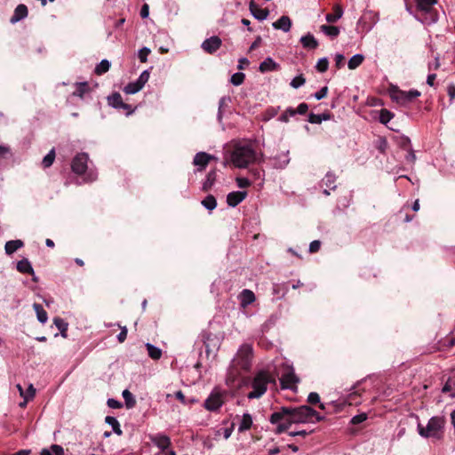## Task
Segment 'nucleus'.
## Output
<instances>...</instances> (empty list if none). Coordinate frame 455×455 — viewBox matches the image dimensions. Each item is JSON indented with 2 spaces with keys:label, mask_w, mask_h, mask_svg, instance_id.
<instances>
[{
  "label": "nucleus",
  "mask_w": 455,
  "mask_h": 455,
  "mask_svg": "<svg viewBox=\"0 0 455 455\" xmlns=\"http://www.w3.org/2000/svg\"><path fill=\"white\" fill-rule=\"evenodd\" d=\"M315 418V421L323 420L324 417L321 416L315 409L308 405H301L298 407L283 406L279 411L271 414L269 421L276 424L275 434L286 432L292 424L312 422V418Z\"/></svg>",
  "instance_id": "1"
},
{
  "label": "nucleus",
  "mask_w": 455,
  "mask_h": 455,
  "mask_svg": "<svg viewBox=\"0 0 455 455\" xmlns=\"http://www.w3.org/2000/svg\"><path fill=\"white\" fill-rule=\"evenodd\" d=\"M257 161V153L251 144L237 145L231 153V162L236 168H246Z\"/></svg>",
  "instance_id": "2"
},
{
  "label": "nucleus",
  "mask_w": 455,
  "mask_h": 455,
  "mask_svg": "<svg viewBox=\"0 0 455 455\" xmlns=\"http://www.w3.org/2000/svg\"><path fill=\"white\" fill-rule=\"evenodd\" d=\"M444 425L445 419L443 417L435 416L428 420L427 427L419 423L418 432L424 438L433 437L440 439L443 433Z\"/></svg>",
  "instance_id": "3"
},
{
  "label": "nucleus",
  "mask_w": 455,
  "mask_h": 455,
  "mask_svg": "<svg viewBox=\"0 0 455 455\" xmlns=\"http://www.w3.org/2000/svg\"><path fill=\"white\" fill-rule=\"evenodd\" d=\"M269 383H275V379L267 371H261L254 377L251 387L253 390L247 395L249 399L261 397L267 391Z\"/></svg>",
  "instance_id": "4"
},
{
  "label": "nucleus",
  "mask_w": 455,
  "mask_h": 455,
  "mask_svg": "<svg viewBox=\"0 0 455 455\" xmlns=\"http://www.w3.org/2000/svg\"><path fill=\"white\" fill-rule=\"evenodd\" d=\"M252 358V347L248 344L241 346L236 353L235 357L232 361V367L236 371L238 369L243 371H249Z\"/></svg>",
  "instance_id": "5"
},
{
  "label": "nucleus",
  "mask_w": 455,
  "mask_h": 455,
  "mask_svg": "<svg viewBox=\"0 0 455 455\" xmlns=\"http://www.w3.org/2000/svg\"><path fill=\"white\" fill-rule=\"evenodd\" d=\"M299 382V377L295 374L292 368H289L283 373L280 378V385L282 389L296 390L297 384Z\"/></svg>",
  "instance_id": "6"
},
{
  "label": "nucleus",
  "mask_w": 455,
  "mask_h": 455,
  "mask_svg": "<svg viewBox=\"0 0 455 455\" xmlns=\"http://www.w3.org/2000/svg\"><path fill=\"white\" fill-rule=\"evenodd\" d=\"M89 160L88 154L79 153L72 160L71 169L72 172L77 175H83L87 170V163Z\"/></svg>",
  "instance_id": "7"
},
{
  "label": "nucleus",
  "mask_w": 455,
  "mask_h": 455,
  "mask_svg": "<svg viewBox=\"0 0 455 455\" xmlns=\"http://www.w3.org/2000/svg\"><path fill=\"white\" fill-rule=\"evenodd\" d=\"M223 403V395L219 391H212L204 401V406L210 411H215L222 406Z\"/></svg>",
  "instance_id": "8"
},
{
  "label": "nucleus",
  "mask_w": 455,
  "mask_h": 455,
  "mask_svg": "<svg viewBox=\"0 0 455 455\" xmlns=\"http://www.w3.org/2000/svg\"><path fill=\"white\" fill-rule=\"evenodd\" d=\"M221 44V39L217 36H213L203 42L202 49L209 54H213L220 48Z\"/></svg>",
  "instance_id": "9"
},
{
  "label": "nucleus",
  "mask_w": 455,
  "mask_h": 455,
  "mask_svg": "<svg viewBox=\"0 0 455 455\" xmlns=\"http://www.w3.org/2000/svg\"><path fill=\"white\" fill-rule=\"evenodd\" d=\"M396 93L397 94L395 96V99L397 102L402 104L411 102L420 95V92L418 90H411L409 92L397 90Z\"/></svg>",
  "instance_id": "10"
},
{
  "label": "nucleus",
  "mask_w": 455,
  "mask_h": 455,
  "mask_svg": "<svg viewBox=\"0 0 455 455\" xmlns=\"http://www.w3.org/2000/svg\"><path fill=\"white\" fill-rule=\"evenodd\" d=\"M214 157L205 152H199L196 154L193 159V164L198 166L197 171L202 172L208 165L209 162Z\"/></svg>",
  "instance_id": "11"
},
{
  "label": "nucleus",
  "mask_w": 455,
  "mask_h": 455,
  "mask_svg": "<svg viewBox=\"0 0 455 455\" xmlns=\"http://www.w3.org/2000/svg\"><path fill=\"white\" fill-rule=\"evenodd\" d=\"M151 442L157 446L163 452L171 446V439L166 435L157 434L150 437Z\"/></svg>",
  "instance_id": "12"
},
{
  "label": "nucleus",
  "mask_w": 455,
  "mask_h": 455,
  "mask_svg": "<svg viewBox=\"0 0 455 455\" xmlns=\"http://www.w3.org/2000/svg\"><path fill=\"white\" fill-rule=\"evenodd\" d=\"M336 180H337V176L333 172H328L325 174L324 178L322 180V185L325 187V188L323 189V194L325 196L330 195L329 190L336 189V188H337Z\"/></svg>",
  "instance_id": "13"
},
{
  "label": "nucleus",
  "mask_w": 455,
  "mask_h": 455,
  "mask_svg": "<svg viewBox=\"0 0 455 455\" xmlns=\"http://www.w3.org/2000/svg\"><path fill=\"white\" fill-rule=\"evenodd\" d=\"M247 196L246 191H234L227 196V203L229 206L235 207Z\"/></svg>",
  "instance_id": "14"
},
{
  "label": "nucleus",
  "mask_w": 455,
  "mask_h": 455,
  "mask_svg": "<svg viewBox=\"0 0 455 455\" xmlns=\"http://www.w3.org/2000/svg\"><path fill=\"white\" fill-rule=\"evenodd\" d=\"M108 103L116 108H123L127 110L128 113L131 112V106L123 101L122 96L119 92H114L111 96H109Z\"/></svg>",
  "instance_id": "15"
},
{
  "label": "nucleus",
  "mask_w": 455,
  "mask_h": 455,
  "mask_svg": "<svg viewBox=\"0 0 455 455\" xmlns=\"http://www.w3.org/2000/svg\"><path fill=\"white\" fill-rule=\"evenodd\" d=\"M249 9L251 14L259 20H266L269 14L267 9L259 8L253 0H251Z\"/></svg>",
  "instance_id": "16"
},
{
  "label": "nucleus",
  "mask_w": 455,
  "mask_h": 455,
  "mask_svg": "<svg viewBox=\"0 0 455 455\" xmlns=\"http://www.w3.org/2000/svg\"><path fill=\"white\" fill-rule=\"evenodd\" d=\"M28 14L27 5L20 4L14 10L12 16L10 19V22L14 24L26 18Z\"/></svg>",
  "instance_id": "17"
},
{
  "label": "nucleus",
  "mask_w": 455,
  "mask_h": 455,
  "mask_svg": "<svg viewBox=\"0 0 455 455\" xmlns=\"http://www.w3.org/2000/svg\"><path fill=\"white\" fill-rule=\"evenodd\" d=\"M17 270L23 274H29L33 276V281L37 282V277L35 276L34 269L27 259H23L17 263Z\"/></svg>",
  "instance_id": "18"
},
{
  "label": "nucleus",
  "mask_w": 455,
  "mask_h": 455,
  "mask_svg": "<svg viewBox=\"0 0 455 455\" xmlns=\"http://www.w3.org/2000/svg\"><path fill=\"white\" fill-rule=\"evenodd\" d=\"M273 27L275 29H281L283 32H288L291 28V20L288 16L283 15L273 23Z\"/></svg>",
  "instance_id": "19"
},
{
  "label": "nucleus",
  "mask_w": 455,
  "mask_h": 455,
  "mask_svg": "<svg viewBox=\"0 0 455 455\" xmlns=\"http://www.w3.org/2000/svg\"><path fill=\"white\" fill-rule=\"evenodd\" d=\"M240 303L243 307L253 303L256 299L255 294L248 289H244L239 295Z\"/></svg>",
  "instance_id": "20"
},
{
  "label": "nucleus",
  "mask_w": 455,
  "mask_h": 455,
  "mask_svg": "<svg viewBox=\"0 0 455 455\" xmlns=\"http://www.w3.org/2000/svg\"><path fill=\"white\" fill-rule=\"evenodd\" d=\"M280 68L279 64H277L274 60L270 57L267 58L264 61H262L259 65V70L261 73H266L268 71L278 70Z\"/></svg>",
  "instance_id": "21"
},
{
  "label": "nucleus",
  "mask_w": 455,
  "mask_h": 455,
  "mask_svg": "<svg viewBox=\"0 0 455 455\" xmlns=\"http://www.w3.org/2000/svg\"><path fill=\"white\" fill-rule=\"evenodd\" d=\"M216 180H217L216 170L214 169V170L210 171L206 176L204 182L203 183V188H202L203 191L208 192L209 190H211V188L214 185Z\"/></svg>",
  "instance_id": "22"
},
{
  "label": "nucleus",
  "mask_w": 455,
  "mask_h": 455,
  "mask_svg": "<svg viewBox=\"0 0 455 455\" xmlns=\"http://www.w3.org/2000/svg\"><path fill=\"white\" fill-rule=\"evenodd\" d=\"M300 43L304 48L315 50L318 47V42L313 35L307 34L300 38Z\"/></svg>",
  "instance_id": "23"
},
{
  "label": "nucleus",
  "mask_w": 455,
  "mask_h": 455,
  "mask_svg": "<svg viewBox=\"0 0 455 455\" xmlns=\"http://www.w3.org/2000/svg\"><path fill=\"white\" fill-rule=\"evenodd\" d=\"M24 245V243L21 240H11L6 242L4 245L5 253L7 255H12L17 250L21 248Z\"/></svg>",
  "instance_id": "24"
},
{
  "label": "nucleus",
  "mask_w": 455,
  "mask_h": 455,
  "mask_svg": "<svg viewBox=\"0 0 455 455\" xmlns=\"http://www.w3.org/2000/svg\"><path fill=\"white\" fill-rule=\"evenodd\" d=\"M343 15V10L340 5L336 4L333 6V12L331 13L326 14V20L329 23H334L338 20H339Z\"/></svg>",
  "instance_id": "25"
},
{
  "label": "nucleus",
  "mask_w": 455,
  "mask_h": 455,
  "mask_svg": "<svg viewBox=\"0 0 455 455\" xmlns=\"http://www.w3.org/2000/svg\"><path fill=\"white\" fill-rule=\"evenodd\" d=\"M144 87V84L140 81L136 80L134 82L129 83L124 89V92L127 94H134L140 92Z\"/></svg>",
  "instance_id": "26"
},
{
  "label": "nucleus",
  "mask_w": 455,
  "mask_h": 455,
  "mask_svg": "<svg viewBox=\"0 0 455 455\" xmlns=\"http://www.w3.org/2000/svg\"><path fill=\"white\" fill-rule=\"evenodd\" d=\"M436 3L437 0H416L418 9L425 12H429Z\"/></svg>",
  "instance_id": "27"
},
{
  "label": "nucleus",
  "mask_w": 455,
  "mask_h": 455,
  "mask_svg": "<svg viewBox=\"0 0 455 455\" xmlns=\"http://www.w3.org/2000/svg\"><path fill=\"white\" fill-rule=\"evenodd\" d=\"M251 426H252V418H251V414L244 413L243 415L241 424L238 427V431L244 432L246 430H249L251 427Z\"/></svg>",
  "instance_id": "28"
},
{
  "label": "nucleus",
  "mask_w": 455,
  "mask_h": 455,
  "mask_svg": "<svg viewBox=\"0 0 455 455\" xmlns=\"http://www.w3.org/2000/svg\"><path fill=\"white\" fill-rule=\"evenodd\" d=\"M33 307L36 313L37 319L40 323H44L47 322L48 315L47 312L44 309L43 306L38 303H35Z\"/></svg>",
  "instance_id": "29"
},
{
  "label": "nucleus",
  "mask_w": 455,
  "mask_h": 455,
  "mask_svg": "<svg viewBox=\"0 0 455 455\" xmlns=\"http://www.w3.org/2000/svg\"><path fill=\"white\" fill-rule=\"evenodd\" d=\"M146 348L150 358L158 360L162 356V350L150 343L146 344Z\"/></svg>",
  "instance_id": "30"
},
{
  "label": "nucleus",
  "mask_w": 455,
  "mask_h": 455,
  "mask_svg": "<svg viewBox=\"0 0 455 455\" xmlns=\"http://www.w3.org/2000/svg\"><path fill=\"white\" fill-rule=\"evenodd\" d=\"M105 422L112 427L113 431L117 435H122L123 431H122V429L120 427V424H119L118 420L115 417L107 416L105 418Z\"/></svg>",
  "instance_id": "31"
},
{
  "label": "nucleus",
  "mask_w": 455,
  "mask_h": 455,
  "mask_svg": "<svg viewBox=\"0 0 455 455\" xmlns=\"http://www.w3.org/2000/svg\"><path fill=\"white\" fill-rule=\"evenodd\" d=\"M364 60V56L362 54L354 55L347 63L348 68L353 70L358 68Z\"/></svg>",
  "instance_id": "32"
},
{
  "label": "nucleus",
  "mask_w": 455,
  "mask_h": 455,
  "mask_svg": "<svg viewBox=\"0 0 455 455\" xmlns=\"http://www.w3.org/2000/svg\"><path fill=\"white\" fill-rule=\"evenodd\" d=\"M123 397L124 399L127 409H132L135 407L136 400L133 395L129 390L125 389L123 391Z\"/></svg>",
  "instance_id": "33"
},
{
  "label": "nucleus",
  "mask_w": 455,
  "mask_h": 455,
  "mask_svg": "<svg viewBox=\"0 0 455 455\" xmlns=\"http://www.w3.org/2000/svg\"><path fill=\"white\" fill-rule=\"evenodd\" d=\"M320 28L321 31L331 37H336L339 34V28L336 26L322 25Z\"/></svg>",
  "instance_id": "34"
},
{
  "label": "nucleus",
  "mask_w": 455,
  "mask_h": 455,
  "mask_svg": "<svg viewBox=\"0 0 455 455\" xmlns=\"http://www.w3.org/2000/svg\"><path fill=\"white\" fill-rule=\"evenodd\" d=\"M110 68V63L108 60H102L95 68V74L101 76L108 72Z\"/></svg>",
  "instance_id": "35"
},
{
  "label": "nucleus",
  "mask_w": 455,
  "mask_h": 455,
  "mask_svg": "<svg viewBox=\"0 0 455 455\" xmlns=\"http://www.w3.org/2000/svg\"><path fill=\"white\" fill-rule=\"evenodd\" d=\"M54 324L60 330L62 337H67L68 323L60 317H55L53 320Z\"/></svg>",
  "instance_id": "36"
},
{
  "label": "nucleus",
  "mask_w": 455,
  "mask_h": 455,
  "mask_svg": "<svg viewBox=\"0 0 455 455\" xmlns=\"http://www.w3.org/2000/svg\"><path fill=\"white\" fill-rule=\"evenodd\" d=\"M394 116V113L387 108H382L379 111V122L383 124H387Z\"/></svg>",
  "instance_id": "37"
},
{
  "label": "nucleus",
  "mask_w": 455,
  "mask_h": 455,
  "mask_svg": "<svg viewBox=\"0 0 455 455\" xmlns=\"http://www.w3.org/2000/svg\"><path fill=\"white\" fill-rule=\"evenodd\" d=\"M202 204L208 210L212 211L217 206L216 198L212 195H208L203 201Z\"/></svg>",
  "instance_id": "38"
},
{
  "label": "nucleus",
  "mask_w": 455,
  "mask_h": 455,
  "mask_svg": "<svg viewBox=\"0 0 455 455\" xmlns=\"http://www.w3.org/2000/svg\"><path fill=\"white\" fill-rule=\"evenodd\" d=\"M55 150L52 148L50 152L44 157L42 161V165L44 168H49L52 165L55 159Z\"/></svg>",
  "instance_id": "39"
},
{
  "label": "nucleus",
  "mask_w": 455,
  "mask_h": 455,
  "mask_svg": "<svg viewBox=\"0 0 455 455\" xmlns=\"http://www.w3.org/2000/svg\"><path fill=\"white\" fill-rule=\"evenodd\" d=\"M89 90V85L87 83H79L76 85V91L73 92L75 96L83 98L84 93Z\"/></svg>",
  "instance_id": "40"
},
{
  "label": "nucleus",
  "mask_w": 455,
  "mask_h": 455,
  "mask_svg": "<svg viewBox=\"0 0 455 455\" xmlns=\"http://www.w3.org/2000/svg\"><path fill=\"white\" fill-rule=\"evenodd\" d=\"M316 70L320 73H324L328 70L329 60L327 58L320 59L316 63Z\"/></svg>",
  "instance_id": "41"
},
{
  "label": "nucleus",
  "mask_w": 455,
  "mask_h": 455,
  "mask_svg": "<svg viewBox=\"0 0 455 455\" xmlns=\"http://www.w3.org/2000/svg\"><path fill=\"white\" fill-rule=\"evenodd\" d=\"M245 79V75L242 72H237V73H235L232 76H231V80L230 82L235 85V86H238L240 84H242L243 83Z\"/></svg>",
  "instance_id": "42"
},
{
  "label": "nucleus",
  "mask_w": 455,
  "mask_h": 455,
  "mask_svg": "<svg viewBox=\"0 0 455 455\" xmlns=\"http://www.w3.org/2000/svg\"><path fill=\"white\" fill-rule=\"evenodd\" d=\"M306 83V79L304 77L303 75H299V76H295L291 82V86L297 89L300 86H302L304 84Z\"/></svg>",
  "instance_id": "43"
},
{
  "label": "nucleus",
  "mask_w": 455,
  "mask_h": 455,
  "mask_svg": "<svg viewBox=\"0 0 455 455\" xmlns=\"http://www.w3.org/2000/svg\"><path fill=\"white\" fill-rule=\"evenodd\" d=\"M387 148H388V143H387V140H386V138H379L378 140V144H377L378 150L380 153L385 154Z\"/></svg>",
  "instance_id": "44"
},
{
  "label": "nucleus",
  "mask_w": 455,
  "mask_h": 455,
  "mask_svg": "<svg viewBox=\"0 0 455 455\" xmlns=\"http://www.w3.org/2000/svg\"><path fill=\"white\" fill-rule=\"evenodd\" d=\"M367 414L363 412V413H360V414H357L355 416H354L351 420H350V423L353 424V425H358L363 421H365L367 419Z\"/></svg>",
  "instance_id": "45"
},
{
  "label": "nucleus",
  "mask_w": 455,
  "mask_h": 455,
  "mask_svg": "<svg viewBox=\"0 0 455 455\" xmlns=\"http://www.w3.org/2000/svg\"><path fill=\"white\" fill-rule=\"evenodd\" d=\"M151 51L148 47H143L139 51L138 57L140 62H146L148 60V56L150 54Z\"/></svg>",
  "instance_id": "46"
},
{
  "label": "nucleus",
  "mask_w": 455,
  "mask_h": 455,
  "mask_svg": "<svg viewBox=\"0 0 455 455\" xmlns=\"http://www.w3.org/2000/svg\"><path fill=\"white\" fill-rule=\"evenodd\" d=\"M307 401L309 404L315 405L320 403V395L315 392H311L309 393Z\"/></svg>",
  "instance_id": "47"
},
{
  "label": "nucleus",
  "mask_w": 455,
  "mask_h": 455,
  "mask_svg": "<svg viewBox=\"0 0 455 455\" xmlns=\"http://www.w3.org/2000/svg\"><path fill=\"white\" fill-rule=\"evenodd\" d=\"M235 181L240 188H247L251 185V182L246 178L238 177L235 179Z\"/></svg>",
  "instance_id": "48"
},
{
  "label": "nucleus",
  "mask_w": 455,
  "mask_h": 455,
  "mask_svg": "<svg viewBox=\"0 0 455 455\" xmlns=\"http://www.w3.org/2000/svg\"><path fill=\"white\" fill-rule=\"evenodd\" d=\"M399 146L405 150H411V140L407 137H402L399 141Z\"/></svg>",
  "instance_id": "49"
},
{
  "label": "nucleus",
  "mask_w": 455,
  "mask_h": 455,
  "mask_svg": "<svg viewBox=\"0 0 455 455\" xmlns=\"http://www.w3.org/2000/svg\"><path fill=\"white\" fill-rule=\"evenodd\" d=\"M321 242L319 240H315L309 244V252L315 253L320 250Z\"/></svg>",
  "instance_id": "50"
},
{
  "label": "nucleus",
  "mask_w": 455,
  "mask_h": 455,
  "mask_svg": "<svg viewBox=\"0 0 455 455\" xmlns=\"http://www.w3.org/2000/svg\"><path fill=\"white\" fill-rule=\"evenodd\" d=\"M323 121L322 116L310 113L308 115V122L311 124H321Z\"/></svg>",
  "instance_id": "51"
},
{
  "label": "nucleus",
  "mask_w": 455,
  "mask_h": 455,
  "mask_svg": "<svg viewBox=\"0 0 455 455\" xmlns=\"http://www.w3.org/2000/svg\"><path fill=\"white\" fill-rule=\"evenodd\" d=\"M345 64V57L344 55L338 53L335 56V66L337 68H341Z\"/></svg>",
  "instance_id": "52"
},
{
  "label": "nucleus",
  "mask_w": 455,
  "mask_h": 455,
  "mask_svg": "<svg viewBox=\"0 0 455 455\" xmlns=\"http://www.w3.org/2000/svg\"><path fill=\"white\" fill-rule=\"evenodd\" d=\"M51 452L54 455H65L64 449L59 444H52L51 446Z\"/></svg>",
  "instance_id": "53"
},
{
  "label": "nucleus",
  "mask_w": 455,
  "mask_h": 455,
  "mask_svg": "<svg viewBox=\"0 0 455 455\" xmlns=\"http://www.w3.org/2000/svg\"><path fill=\"white\" fill-rule=\"evenodd\" d=\"M328 93V87L323 86L320 91L315 93V98L316 100H322L327 96Z\"/></svg>",
  "instance_id": "54"
},
{
  "label": "nucleus",
  "mask_w": 455,
  "mask_h": 455,
  "mask_svg": "<svg viewBox=\"0 0 455 455\" xmlns=\"http://www.w3.org/2000/svg\"><path fill=\"white\" fill-rule=\"evenodd\" d=\"M107 403H108V407L113 408V409H119L123 406L121 402L115 400L113 398H109L108 400Z\"/></svg>",
  "instance_id": "55"
},
{
  "label": "nucleus",
  "mask_w": 455,
  "mask_h": 455,
  "mask_svg": "<svg viewBox=\"0 0 455 455\" xmlns=\"http://www.w3.org/2000/svg\"><path fill=\"white\" fill-rule=\"evenodd\" d=\"M36 388L32 384H30L27 389L26 395H23L26 400L32 399L35 396Z\"/></svg>",
  "instance_id": "56"
},
{
  "label": "nucleus",
  "mask_w": 455,
  "mask_h": 455,
  "mask_svg": "<svg viewBox=\"0 0 455 455\" xmlns=\"http://www.w3.org/2000/svg\"><path fill=\"white\" fill-rule=\"evenodd\" d=\"M442 346L448 348L452 347L453 346H455V337H447L443 341Z\"/></svg>",
  "instance_id": "57"
},
{
  "label": "nucleus",
  "mask_w": 455,
  "mask_h": 455,
  "mask_svg": "<svg viewBox=\"0 0 455 455\" xmlns=\"http://www.w3.org/2000/svg\"><path fill=\"white\" fill-rule=\"evenodd\" d=\"M296 114L305 115L308 110V105L307 103H300L297 108H295Z\"/></svg>",
  "instance_id": "58"
},
{
  "label": "nucleus",
  "mask_w": 455,
  "mask_h": 455,
  "mask_svg": "<svg viewBox=\"0 0 455 455\" xmlns=\"http://www.w3.org/2000/svg\"><path fill=\"white\" fill-rule=\"evenodd\" d=\"M127 328L126 327H121V331L117 335V339L120 343H123L126 338H127Z\"/></svg>",
  "instance_id": "59"
},
{
  "label": "nucleus",
  "mask_w": 455,
  "mask_h": 455,
  "mask_svg": "<svg viewBox=\"0 0 455 455\" xmlns=\"http://www.w3.org/2000/svg\"><path fill=\"white\" fill-rule=\"evenodd\" d=\"M149 79V72L145 70L139 76L138 80H140L144 85Z\"/></svg>",
  "instance_id": "60"
},
{
  "label": "nucleus",
  "mask_w": 455,
  "mask_h": 455,
  "mask_svg": "<svg viewBox=\"0 0 455 455\" xmlns=\"http://www.w3.org/2000/svg\"><path fill=\"white\" fill-rule=\"evenodd\" d=\"M447 93L451 100L455 99V84H451L447 88Z\"/></svg>",
  "instance_id": "61"
},
{
  "label": "nucleus",
  "mask_w": 455,
  "mask_h": 455,
  "mask_svg": "<svg viewBox=\"0 0 455 455\" xmlns=\"http://www.w3.org/2000/svg\"><path fill=\"white\" fill-rule=\"evenodd\" d=\"M235 428V423H232L230 427H227L223 430V435L225 439H228Z\"/></svg>",
  "instance_id": "62"
},
{
  "label": "nucleus",
  "mask_w": 455,
  "mask_h": 455,
  "mask_svg": "<svg viewBox=\"0 0 455 455\" xmlns=\"http://www.w3.org/2000/svg\"><path fill=\"white\" fill-rule=\"evenodd\" d=\"M260 44H261V37L259 36H258L256 37L255 41L250 46L249 51L251 52V51L256 50L260 45Z\"/></svg>",
  "instance_id": "63"
},
{
  "label": "nucleus",
  "mask_w": 455,
  "mask_h": 455,
  "mask_svg": "<svg viewBox=\"0 0 455 455\" xmlns=\"http://www.w3.org/2000/svg\"><path fill=\"white\" fill-rule=\"evenodd\" d=\"M149 14V7L147 4H144L140 9L141 18H147Z\"/></svg>",
  "instance_id": "64"
}]
</instances>
